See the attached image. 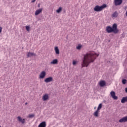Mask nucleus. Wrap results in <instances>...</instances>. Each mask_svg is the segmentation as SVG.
<instances>
[{
    "mask_svg": "<svg viewBox=\"0 0 127 127\" xmlns=\"http://www.w3.org/2000/svg\"><path fill=\"white\" fill-rule=\"evenodd\" d=\"M72 64H73V65H76L77 64V61H73Z\"/></svg>",
    "mask_w": 127,
    "mask_h": 127,
    "instance_id": "obj_26",
    "label": "nucleus"
},
{
    "mask_svg": "<svg viewBox=\"0 0 127 127\" xmlns=\"http://www.w3.org/2000/svg\"><path fill=\"white\" fill-rule=\"evenodd\" d=\"M25 28L27 31H29L30 30V27L29 26H26Z\"/></svg>",
    "mask_w": 127,
    "mask_h": 127,
    "instance_id": "obj_22",
    "label": "nucleus"
},
{
    "mask_svg": "<svg viewBox=\"0 0 127 127\" xmlns=\"http://www.w3.org/2000/svg\"><path fill=\"white\" fill-rule=\"evenodd\" d=\"M125 92L126 93H127V87L125 88Z\"/></svg>",
    "mask_w": 127,
    "mask_h": 127,
    "instance_id": "obj_28",
    "label": "nucleus"
},
{
    "mask_svg": "<svg viewBox=\"0 0 127 127\" xmlns=\"http://www.w3.org/2000/svg\"><path fill=\"white\" fill-rule=\"evenodd\" d=\"M1 31H2V28L1 27H0V34L1 33Z\"/></svg>",
    "mask_w": 127,
    "mask_h": 127,
    "instance_id": "obj_27",
    "label": "nucleus"
},
{
    "mask_svg": "<svg viewBox=\"0 0 127 127\" xmlns=\"http://www.w3.org/2000/svg\"><path fill=\"white\" fill-rule=\"evenodd\" d=\"M127 116L123 117L119 120V123H127Z\"/></svg>",
    "mask_w": 127,
    "mask_h": 127,
    "instance_id": "obj_10",
    "label": "nucleus"
},
{
    "mask_svg": "<svg viewBox=\"0 0 127 127\" xmlns=\"http://www.w3.org/2000/svg\"><path fill=\"white\" fill-rule=\"evenodd\" d=\"M46 76V72L45 71H42L39 74V79H44Z\"/></svg>",
    "mask_w": 127,
    "mask_h": 127,
    "instance_id": "obj_4",
    "label": "nucleus"
},
{
    "mask_svg": "<svg viewBox=\"0 0 127 127\" xmlns=\"http://www.w3.org/2000/svg\"><path fill=\"white\" fill-rule=\"evenodd\" d=\"M29 118H30V119H31L32 118H33V117H34V114H31L29 115Z\"/></svg>",
    "mask_w": 127,
    "mask_h": 127,
    "instance_id": "obj_25",
    "label": "nucleus"
},
{
    "mask_svg": "<svg viewBox=\"0 0 127 127\" xmlns=\"http://www.w3.org/2000/svg\"><path fill=\"white\" fill-rule=\"evenodd\" d=\"M32 56H36V54L33 53L28 52L27 53V57H31Z\"/></svg>",
    "mask_w": 127,
    "mask_h": 127,
    "instance_id": "obj_16",
    "label": "nucleus"
},
{
    "mask_svg": "<svg viewBox=\"0 0 127 127\" xmlns=\"http://www.w3.org/2000/svg\"><path fill=\"white\" fill-rule=\"evenodd\" d=\"M38 127H46V122H43L41 123L38 126Z\"/></svg>",
    "mask_w": 127,
    "mask_h": 127,
    "instance_id": "obj_14",
    "label": "nucleus"
},
{
    "mask_svg": "<svg viewBox=\"0 0 127 127\" xmlns=\"http://www.w3.org/2000/svg\"><path fill=\"white\" fill-rule=\"evenodd\" d=\"M43 101H47L49 100V94H45L42 97Z\"/></svg>",
    "mask_w": 127,
    "mask_h": 127,
    "instance_id": "obj_7",
    "label": "nucleus"
},
{
    "mask_svg": "<svg viewBox=\"0 0 127 127\" xmlns=\"http://www.w3.org/2000/svg\"><path fill=\"white\" fill-rule=\"evenodd\" d=\"M126 102H127V97H123L121 100V103L122 104H125V103H126Z\"/></svg>",
    "mask_w": 127,
    "mask_h": 127,
    "instance_id": "obj_18",
    "label": "nucleus"
},
{
    "mask_svg": "<svg viewBox=\"0 0 127 127\" xmlns=\"http://www.w3.org/2000/svg\"><path fill=\"white\" fill-rule=\"evenodd\" d=\"M38 6V7H40V4H39Z\"/></svg>",
    "mask_w": 127,
    "mask_h": 127,
    "instance_id": "obj_30",
    "label": "nucleus"
},
{
    "mask_svg": "<svg viewBox=\"0 0 127 127\" xmlns=\"http://www.w3.org/2000/svg\"><path fill=\"white\" fill-rule=\"evenodd\" d=\"M98 56H99V54L95 52H90L84 55L81 64L82 68L83 67H88L90 63H93L96 60V58Z\"/></svg>",
    "mask_w": 127,
    "mask_h": 127,
    "instance_id": "obj_1",
    "label": "nucleus"
},
{
    "mask_svg": "<svg viewBox=\"0 0 127 127\" xmlns=\"http://www.w3.org/2000/svg\"><path fill=\"white\" fill-rule=\"evenodd\" d=\"M105 7H107V5L104 4L101 6L96 5L94 8V11H96L97 12H99L100 11H102L103 9H104Z\"/></svg>",
    "mask_w": 127,
    "mask_h": 127,
    "instance_id": "obj_3",
    "label": "nucleus"
},
{
    "mask_svg": "<svg viewBox=\"0 0 127 127\" xmlns=\"http://www.w3.org/2000/svg\"><path fill=\"white\" fill-rule=\"evenodd\" d=\"M102 107H103V105L101 103H100L97 108V111H100V110L102 109Z\"/></svg>",
    "mask_w": 127,
    "mask_h": 127,
    "instance_id": "obj_21",
    "label": "nucleus"
},
{
    "mask_svg": "<svg viewBox=\"0 0 127 127\" xmlns=\"http://www.w3.org/2000/svg\"><path fill=\"white\" fill-rule=\"evenodd\" d=\"M42 10H43V8H42L36 10L35 12V15H38V14H40V13L42 12Z\"/></svg>",
    "mask_w": 127,
    "mask_h": 127,
    "instance_id": "obj_9",
    "label": "nucleus"
},
{
    "mask_svg": "<svg viewBox=\"0 0 127 127\" xmlns=\"http://www.w3.org/2000/svg\"><path fill=\"white\" fill-rule=\"evenodd\" d=\"M54 50L56 52V54L57 55H59L60 54V52L59 51V49L58 48V47H55Z\"/></svg>",
    "mask_w": 127,
    "mask_h": 127,
    "instance_id": "obj_15",
    "label": "nucleus"
},
{
    "mask_svg": "<svg viewBox=\"0 0 127 127\" xmlns=\"http://www.w3.org/2000/svg\"><path fill=\"white\" fill-rule=\"evenodd\" d=\"M0 127H1V126H0Z\"/></svg>",
    "mask_w": 127,
    "mask_h": 127,
    "instance_id": "obj_34",
    "label": "nucleus"
},
{
    "mask_svg": "<svg viewBox=\"0 0 127 127\" xmlns=\"http://www.w3.org/2000/svg\"><path fill=\"white\" fill-rule=\"evenodd\" d=\"M100 114V111L99 110H96L93 114V115L94 117H95L96 118H98V117H99V115Z\"/></svg>",
    "mask_w": 127,
    "mask_h": 127,
    "instance_id": "obj_13",
    "label": "nucleus"
},
{
    "mask_svg": "<svg viewBox=\"0 0 127 127\" xmlns=\"http://www.w3.org/2000/svg\"><path fill=\"white\" fill-rule=\"evenodd\" d=\"M50 64L51 65H57L58 64V59H54L53 60L51 63Z\"/></svg>",
    "mask_w": 127,
    "mask_h": 127,
    "instance_id": "obj_11",
    "label": "nucleus"
},
{
    "mask_svg": "<svg viewBox=\"0 0 127 127\" xmlns=\"http://www.w3.org/2000/svg\"><path fill=\"white\" fill-rule=\"evenodd\" d=\"M96 108H97V107H95L94 108V110H96Z\"/></svg>",
    "mask_w": 127,
    "mask_h": 127,
    "instance_id": "obj_31",
    "label": "nucleus"
},
{
    "mask_svg": "<svg viewBox=\"0 0 127 127\" xmlns=\"http://www.w3.org/2000/svg\"><path fill=\"white\" fill-rule=\"evenodd\" d=\"M110 95L114 100H118V97L116 96V92H115V91H111Z\"/></svg>",
    "mask_w": 127,
    "mask_h": 127,
    "instance_id": "obj_5",
    "label": "nucleus"
},
{
    "mask_svg": "<svg viewBox=\"0 0 127 127\" xmlns=\"http://www.w3.org/2000/svg\"><path fill=\"white\" fill-rule=\"evenodd\" d=\"M125 8V9H127V6H126Z\"/></svg>",
    "mask_w": 127,
    "mask_h": 127,
    "instance_id": "obj_32",
    "label": "nucleus"
},
{
    "mask_svg": "<svg viewBox=\"0 0 127 127\" xmlns=\"http://www.w3.org/2000/svg\"><path fill=\"white\" fill-rule=\"evenodd\" d=\"M99 85L100 87H104L106 85V82L104 80H101L99 82Z\"/></svg>",
    "mask_w": 127,
    "mask_h": 127,
    "instance_id": "obj_17",
    "label": "nucleus"
},
{
    "mask_svg": "<svg viewBox=\"0 0 127 127\" xmlns=\"http://www.w3.org/2000/svg\"><path fill=\"white\" fill-rule=\"evenodd\" d=\"M25 105H27V103H25Z\"/></svg>",
    "mask_w": 127,
    "mask_h": 127,
    "instance_id": "obj_33",
    "label": "nucleus"
},
{
    "mask_svg": "<svg viewBox=\"0 0 127 127\" xmlns=\"http://www.w3.org/2000/svg\"><path fill=\"white\" fill-rule=\"evenodd\" d=\"M53 81V78L52 77H49L44 80V82H45V83H50V82H52Z\"/></svg>",
    "mask_w": 127,
    "mask_h": 127,
    "instance_id": "obj_8",
    "label": "nucleus"
},
{
    "mask_svg": "<svg viewBox=\"0 0 127 127\" xmlns=\"http://www.w3.org/2000/svg\"><path fill=\"white\" fill-rule=\"evenodd\" d=\"M17 120L18 122H20V123H21L22 124H24V123H25V119H22L20 116L17 117Z\"/></svg>",
    "mask_w": 127,
    "mask_h": 127,
    "instance_id": "obj_12",
    "label": "nucleus"
},
{
    "mask_svg": "<svg viewBox=\"0 0 127 127\" xmlns=\"http://www.w3.org/2000/svg\"><path fill=\"white\" fill-rule=\"evenodd\" d=\"M122 83L124 85H125V84H127V80L126 79H123L122 80Z\"/></svg>",
    "mask_w": 127,
    "mask_h": 127,
    "instance_id": "obj_24",
    "label": "nucleus"
},
{
    "mask_svg": "<svg viewBox=\"0 0 127 127\" xmlns=\"http://www.w3.org/2000/svg\"><path fill=\"white\" fill-rule=\"evenodd\" d=\"M106 31L108 33H118L119 32V30L118 29V25L115 23L113 25L112 27L111 26H108L106 28Z\"/></svg>",
    "mask_w": 127,
    "mask_h": 127,
    "instance_id": "obj_2",
    "label": "nucleus"
},
{
    "mask_svg": "<svg viewBox=\"0 0 127 127\" xmlns=\"http://www.w3.org/2000/svg\"><path fill=\"white\" fill-rule=\"evenodd\" d=\"M35 2V0H32V2Z\"/></svg>",
    "mask_w": 127,
    "mask_h": 127,
    "instance_id": "obj_29",
    "label": "nucleus"
},
{
    "mask_svg": "<svg viewBox=\"0 0 127 127\" xmlns=\"http://www.w3.org/2000/svg\"><path fill=\"white\" fill-rule=\"evenodd\" d=\"M118 15L119 14L118 13V12L116 11L112 14V17H118Z\"/></svg>",
    "mask_w": 127,
    "mask_h": 127,
    "instance_id": "obj_19",
    "label": "nucleus"
},
{
    "mask_svg": "<svg viewBox=\"0 0 127 127\" xmlns=\"http://www.w3.org/2000/svg\"><path fill=\"white\" fill-rule=\"evenodd\" d=\"M123 3V0H115L114 4L115 5H121V4Z\"/></svg>",
    "mask_w": 127,
    "mask_h": 127,
    "instance_id": "obj_6",
    "label": "nucleus"
},
{
    "mask_svg": "<svg viewBox=\"0 0 127 127\" xmlns=\"http://www.w3.org/2000/svg\"><path fill=\"white\" fill-rule=\"evenodd\" d=\"M61 11H62V7H60L59 9L56 10L57 13H60Z\"/></svg>",
    "mask_w": 127,
    "mask_h": 127,
    "instance_id": "obj_20",
    "label": "nucleus"
},
{
    "mask_svg": "<svg viewBox=\"0 0 127 127\" xmlns=\"http://www.w3.org/2000/svg\"><path fill=\"white\" fill-rule=\"evenodd\" d=\"M81 48H82V45H79L78 46H77L76 47V49H77L78 50H80V49H81Z\"/></svg>",
    "mask_w": 127,
    "mask_h": 127,
    "instance_id": "obj_23",
    "label": "nucleus"
}]
</instances>
